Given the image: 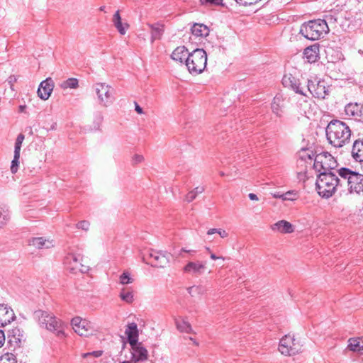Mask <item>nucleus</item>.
Segmentation results:
<instances>
[{"label": "nucleus", "instance_id": "f257e3e1", "mask_svg": "<svg viewBox=\"0 0 363 363\" xmlns=\"http://www.w3.org/2000/svg\"><path fill=\"white\" fill-rule=\"evenodd\" d=\"M326 138L335 147H342L347 144L351 138V130L343 121L332 120L325 128Z\"/></svg>", "mask_w": 363, "mask_h": 363}, {"label": "nucleus", "instance_id": "f03ea898", "mask_svg": "<svg viewBox=\"0 0 363 363\" xmlns=\"http://www.w3.org/2000/svg\"><path fill=\"white\" fill-rule=\"evenodd\" d=\"M34 318L38 320L41 328L53 333L59 338L65 337L64 323L52 313L38 310L35 311Z\"/></svg>", "mask_w": 363, "mask_h": 363}, {"label": "nucleus", "instance_id": "7ed1b4c3", "mask_svg": "<svg viewBox=\"0 0 363 363\" xmlns=\"http://www.w3.org/2000/svg\"><path fill=\"white\" fill-rule=\"evenodd\" d=\"M329 31L326 21L318 18L303 23L299 34L308 40L314 41L323 38Z\"/></svg>", "mask_w": 363, "mask_h": 363}, {"label": "nucleus", "instance_id": "20e7f679", "mask_svg": "<svg viewBox=\"0 0 363 363\" xmlns=\"http://www.w3.org/2000/svg\"><path fill=\"white\" fill-rule=\"evenodd\" d=\"M302 143L303 145L300 147L296 153V166H301L304 168L303 170L298 172L297 178L299 181L303 180L305 182L308 167L311 168L315 156L313 143H310L309 141L306 142L303 139Z\"/></svg>", "mask_w": 363, "mask_h": 363}, {"label": "nucleus", "instance_id": "39448f33", "mask_svg": "<svg viewBox=\"0 0 363 363\" xmlns=\"http://www.w3.org/2000/svg\"><path fill=\"white\" fill-rule=\"evenodd\" d=\"M339 182L335 172H321L318 174L315 185L318 194L323 198L331 197L337 191Z\"/></svg>", "mask_w": 363, "mask_h": 363}, {"label": "nucleus", "instance_id": "423d86ee", "mask_svg": "<svg viewBox=\"0 0 363 363\" xmlns=\"http://www.w3.org/2000/svg\"><path fill=\"white\" fill-rule=\"evenodd\" d=\"M207 64V55L203 49H195L188 54L185 65L191 74H199L203 72Z\"/></svg>", "mask_w": 363, "mask_h": 363}, {"label": "nucleus", "instance_id": "0eeeda50", "mask_svg": "<svg viewBox=\"0 0 363 363\" xmlns=\"http://www.w3.org/2000/svg\"><path fill=\"white\" fill-rule=\"evenodd\" d=\"M337 166L335 159L327 152H323L315 155L313 162V169L319 174L321 172H333Z\"/></svg>", "mask_w": 363, "mask_h": 363}, {"label": "nucleus", "instance_id": "6e6552de", "mask_svg": "<svg viewBox=\"0 0 363 363\" xmlns=\"http://www.w3.org/2000/svg\"><path fill=\"white\" fill-rule=\"evenodd\" d=\"M94 89L100 105L107 107L113 102L114 90L111 86L106 83H96Z\"/></svg>", "mask_w": 363, "mask_h": 363}, {"label": "nucleus", "instance_id": "1a4fd4ad", "mask_svg": "<svg viewBox=\"0 0 363 363\" xmlns=\"http://www.w3.org/2000/svg\"><path fill=\"white\" fill-rule=\"evenodd\" d=\"M71 324L74 332L80 336L87 337L95 331L92 323L79 316L73 318Z\"/></svg>", "mask_w": 363, "mask_h": 363}, {"label": "nucleus", "instance_id": "9d476101", "mask_svg": "<svg viewBox=\"0 0 363 363\" xmlns=\"http://www.w3.org/2000/svg\"><path fill=\"white\" fill-rule=\"evenodd\" d=\"M347 189L350 194H360L363 193V174L354 171L350 183L347 184Z\"/></svg>", "mask_w": 363, "mask_h": 363}, {"label": "nucleus", "instance_id": "9b49d317", "mask_svg": "<svg viewBox=\"0 0 363 363\" xmlns=\"http://www.w3.org/2000/svg\"><path fill=\"white\" fill-rule=\"evenodd\" d=\"M294 345V336L285 335L280 340L279 350L284 355L292 356L295 354Z\"/></svg>", "mask_w": 363, "mask_h": 363}, {"label": "nucleus", "instance_id": "f8f14e48", "mask_svg": "<svg viewBox=\"0 0 363 363\" xmlns=\"http://www.w3.org/2000/svg\"><path fill=\"white\" fill-rule=\"evenodd\" d=\"M308 91L313 96L324 99L329 94V86H326L324 82L319 81L316 84L313 83L308 84Z\"/></svg>", "mask_w": 363, "mask_h": 363}, {"label": "nucleus", "instance_id": "ddd939ff", "mask_svg": "<svg viewBox=\"0 0 363 363\" xmlns=\"http://www.w3.org/2000/svg\"><path fill=\"white\" fill-rule=\"evenodd\" d=\"M150 257L152 259L150 264L154 267H164L169 262V254L166 252L152 250Z\"/></svg>", "mask_w": 363, "mask_h": 363}, {"label": "nucleus", "instance_id": "4468645a", "mask_svg": "<svg viewBox=\"0 0 363 363\" xmlns=\"http://www.w3.org/2000/svg\"><path fill=\"white\" fill-rule=\"evenodd\" d=\"M132 348V360L134 363H140L147 359V350L142 345V343H135Z\"/></svg>", "mask_w": 363, "mask_h": 363}, {"label": "nucleus", "instance_id": "2eb2a0df", "mask_svg": "<svg viewBox=\"0 0 363 363\" xmlns=\"http://www.w3.org/2000/svg\"><path fill=\"white\" fill-rule=\"evenodd\" d=\"M54 88V82L51 78H47L43 81L38 87V95L43 100H47L50 97Z\"/></svg>", "mask_w": 363, "mask_h": 363}, {"label": "nucleus", "instance_id": "dca6fc26", "mask_svg": "<svg viewBox=\"0 0 363 363\" xmlns=\"http://www.w3.org/2000/svg\"><path fill=\"white\" fill-rule=\"evenodd\" d=\"M15 318L14 312L11 308L7 305L0 303V326L4 327L11 323Z\"/></svg>", "mask_w": 363, "mask_h": 363}, {"label": "nucleus", "instance_id": "f3484780", "mask_svg": "<svg viewBox=\"0 0 363 363\" xmlns=\"http://www.w3.org/2000/svg\"><path fill=\"white\" fill-rule=\"evenodd\" d=\"M8 338L9 342L13 345L15 347H20L22 342L26 340L23 331L18 328L12 329L9 332Z\"/></svg>", "mask_w": 363, "mask_h": 363}, {"label": "nucleus", "instance_id": "a211bd4d", "mask_svg": "<svg viewBox=\"0 0 363 363\" xmlns=\"http://www.w3.org/2000/svg\"><path fill=\"white\" fill-rule=\"evenodd\" d=\"M206 269V264L202 262H189L184 267V272L193 275H200L203 273Z\"/></svg>", "mask_w": 363, "mask_h": 363}, {"label": "nucleus", "instance_id": "6ab92c4d", "mask_svg": "<svg viewBox=\"0 0 363 363\" xmlns=\"http://www.w3.org/2000/svg\"><path fill=\"white\" fill-rule=\"evenodd\" d=\"M354 171L347 167H341L336 171V174L338 177L339 187L347 186L350 183L351 177L353 175Z\"/></svg>", "mask_w": 363, "mask_h": 363}, {"label": "nucleus", "instance_id": "aec40b11", "mask_svg": "<svg viewBox=\"0 0 363 363\" xmlns=\"http://www.w3.org/2000/svg\"><path fill=\"white\" fill-rule=\"evenodd\" d=\"M28 245L37 249H49L54 246L52 240L45 239L43 237L29 239Z\"/></svg>", "mask_w": 363, "mask_h": 363}, {"label": "nucleus", "instance_id": "412c9836", "mask_svg": "<svg viewBox=\"0 0 363 363\" xmlns=\"http://www.w3.org/2000/svg\"><path fill=\"white\" fill-rule=\"evenodd\" d=\"M351 153L356 162H363V138L357 139L354 142Z\"/></svg>", "mask_w": 363, "mask_h": 363}, {"label": "nucleus", "instance_id": "4be33fe9", "mask_svg": "<svg viewBox=\"0 0 363 363\" xmlns=\"http://www.w3.org/2000/svg\"><path fill=\"white\" fill-rule=\"evenodd\" d=\"M125 333L128 337V340L130 346H133L135 345V343H138V330L136 323H129L127 326Z\"/></svg>", "mask_w": 363, "mask_h": 363}, {"label": "nucleus", "instance_id": "5701e85b", "mask_svg": "<svg viewBox=\"0 0 363 363\" xmlns=\"http://www.w3.org/2000/svg\"><path fill=\"white\" fill-rule=\"evenodd\" d=\"M319 55V45L313 44L307 47L303 51V56L309 63L315 62Z\"/></svg>", "mask_w": 363, "mask_h": 363}, {"label": "nucleus", "instance_id": "b1692460", "mask_svg": "<svg viewBox=\"0 0 363 363\" xmlns=\"http://www.w3.org/2000/svg\"><path fill=\"white\" fill-rule=\"evenodd\" d=\"M271 228L273 231H278L281 233H291L294 230V226L289 222L284 220L277 222L272 225Z\"/></svg>", "mask_w": 363, "mask_h": 363}, {"label": "nucleus", "instance_id": "393cba45", "mask_svg": "<svg viewBox=\"0 0 363 363\" xmlns=\"http://www.w3.org/2000/svg\"><path fill=\"white\" fill-rule=\"evenodd\" d=\"M188 54V50L185 46H179L172 52L171 57L174 61L183 63L185 62Z\"/></svg>", "mask_w": 363, "mask_h": 363}, {"label": "nucleus", "instance_id": "a878e982", "mask_svg": "<svg viewBox=\"0 0 363 363\" xmlns=\"http://www.w3.org/2000/svg\"><path fill=\"white\" fill-rule=\"evenodd\" d=\"M362 108L357 103H350L345 106V111L348 116L357 118L362 116Z\"/></svg>", "mask_w": 363, "mask_h": 363}, {"label": "nucleus", "instance_id": "bb28decb", "mask_svg": "<svg viewBox=\"0 0 363 363\" xmlns=\"http://www.w3.org/2000/svg\"><path fill=\"white\" fill-rule=\"evenodd\" d=\"M113 22L114 26L116 28L119 33L121 35H125L126 33V29L129 27V25L127 23H122L119 11H117L114 13L113 16Z\"/></svg>", "mask_w": 363, "mask_h": 363}, {"label": "nucleus", "instance_id": "cd10ccee", "mask_svg": "<svg viewBox=\"0 0 363 363\" xmlns=\"http://www.w3.org/2000/svg\"><path fill=\"white\" fill-rule=\"evenodd\" d=\"M191 30V33L196 37H206L209 34L208 28L201 23H194Z\"/></svg>", "mask_w": 363, "mask_h": 363}, {"label": "nucleus", "instance_id": "c85d7f7f", "mask_svg": "<svg viewBox=\"0 0 363 363\" xmlns=\"http://www.w3.org/2000/svg\"><path fill=\"white\" fill-rule=\"evenodd\" d=\"M151 31V41L153 42L155 40L160 39L164 32L163 25L160 23H155L150 26Z\"/></svg>", "mask_w": 363, "mask_h": 363}, {"label": "nucleus", "instance_id": "c756f323", "mask_svg": "<svg viewBox=\"0 0 363 363\" xmlns=\"http://www.w3.org/2000/svg\"><path fill=\"white\" fill-rule=\"evenodd\" d=\"M348 348L353 351L360 352L363 350V340L361 338H350L349 340Z\"/></svg>", "mask_w": 363, "mask_h": 363}, {"label": "nucleus", "instance_id": "7c9ffc66", "mask_svg": "<svg viewBox=\"0 0 363 363\" xmlns=\"http://www.w3.org/2000/svg\"><path fill=\"white\" fill-rule=\"evenodd\" d=\"M295 77L292 73L285 74L282 78V84L284 87L289 88L291 90L295 89Z\"/></svg>", "mask_w": 363, "mask_h": 363}, {"label": "nucleus", "instance_id": "2f4dec72", "mask_svg": "<svg viewBox=\"0 0 363 363\" xmlns=\"http://www.w3.org/2000/svg\"><path fill=\"white\" fill-rule=\"evenodd\" d=\"M205 189L203 186H197L193 190L190 191L185 196L184 201L190 203L193 201L196 196L203 193Z\"/></svg>", "mask_w": 363, "mask_h": 363}, {"label": "nucleus", "instance_id": "473e14b6", "mask_svg": "<svg viewBox=\"0 0 363 363\" xmlns=\"http://www.w3.org/2000/svg\"><path fill=\"white\" fill-rule=\"evenodd\" d=\"M177 328L182 333H191L192 328L191 325L184 320H175Z\"/></svg>", "mask_w": 363, "mask_h": 363}, {"label": "nucleus", "instance_id": "72a5a7b5", "mask_svg": "<svg viewBox=\"0 0 363 363\" xmlns=\"http://www.w3.org/2000/svg\"><path fill=\"white\" fill-rule=\"evenodd\" d=\"M187 291L192 297H196L203 295L206 291V288L202 285L192 286Z\"/></svg>", "mask_w": 363, "mask_h": 363}, {"label": "nucleus", "instance_id": "f704fd0d", "mask_svg": "<svg viewBox=\"0 0 363 363\" xmlns=\"http://www.w3.org/2000/svg\"><path fill=\"white\" fill-rule=\"evenodd\" d=\"M60 88L62 89H77L79 86L78 79L76 78H69L60 84Z\"/></svg>", "mask_w": 363, "mask_h": 363}, {"label": "nucleus", "instance_id": "c9c22d12", "mask_svg": "<svg viewBox=\"0 0 363 363\" xmlns=\"http://www.w3.org/2000/svg\"><path fill=\"white\" fill-rule=\"evenodd\" d=\"M284 100L282 99V96L280 95H277L273 100L272 104V111L277 116H279L280 108L283 106L282 103Z\"/></svg>", "mask_w": 363, "mask_h": 363}, {"label": "nucleus", "instance_id": "e433bc0d", "mask_svg": "<svg viewBox=\"0 0 363 363\" xmlns=\"http://www.w3.org/2000/svg\"><path fill=\"white\" fill-rule=\"evenodd\" d=\"M121 300L127 303H132L134 301V294L131 291H127L123 289L119 295Z\"/></svg>", "mask_w": 363, "mask_h": 363}, {"label": "nucleus", "instance_id": "4c0bfd02", "mask_svg": "<svg viewBox=\"0 0 363 363\" xmlns=\"http://www.w3.org/2000/svg\"><path fill=\"white\" fill-rule=\"evenodd\" d=\"M9 220V213L7 208L0 206V228L3 227Z\"/></svg>", "mask_w": 363, "mask_h": 363}, {"label": "nucleus", "instance_id": "58836bf2", "mask_svg": "<svg viewBox=\"0 0 363 363\" xmlns=\"http://www.w3.org/2000/svg\"><path fill=\"white\" fill-rule=\"evenodd\" d=\"M133 281V279L130 277V274L128 272H124L119 277V282L122 285L131 284Z\"/></svg>", "mask_w": 363, "mask_h": 363}, {"label": "nucleus", "instance_id": "ea45409f", "mask_svg": "<svg viewBox=\"0 0 363 363\" xmlns=\"http://www.w3.org/2000/svg\"><path fill=\"white\" fill-rule=\"evenodd\" d=\"M19 159H20V153H14L13 159L11 161V172L13 174L16 173L18 169Z\"/></svg>", "mask_w": 363, "mask_h": 363}, {"label": "nucleus", "instance_id": "a19ab883", "mask_svg": "<svg viewBox=\"0 0 363 363\" xmlns=\"http://www.w3.org/2000/svg\"><path fill=\"white\" fill-rule=\"evenodd\" d=\"M24 138H25V136L22 133H20L17 136V138H16V143H15L14 153H20L21 149V145H22Z\"/></svg>", "mask_w": 363, "mask_h": 363}, {"label": "nucleus", "instance_id": "79ce46f5", "mask_svg": "<svg viewBox=\"0 0 363 363\" xmlns=\"http://www.w3.org/2000/svg\"><path fill=\"white\" fill-rule=\"evenodd\" d=\"M66 261L69 262H73V266L72 267V269L75 268H78V265L80 264L78 257L77 255L74 254H70L66 257Z\"/></svg>", "mask_w": 363, "mask_h": 363}, {"label": "nucleus", "instance_id": "37998d69", "mask_svg": "<svg viewBox=\"0 0 363 363\" xmlns=\"http://www.w3.org/2000/svg\"><path fill=\"white\" fill-rule=\"evenodd\" d=\"M288 195H293V192L288 191L285 194H280L279 192H277V193L272 194V196L274 198L281 199L284 201H286V200L294 201V198H286V196H288Z\"/></svg>", "mask_w": 363, "mask_h": 363}, {"label": "nucleus", "instance_id": "c03bdc74", "mask_svg": "<svg viewBox=\"0 0 363 363\" xmlns=\"http://www.w3.org/2000/svg\"><path fill=\"white\" fill-rule=\"evenodd\" d=\"M89 226H90V223L88 220H85L79 222L76 225L77 228L82 229L84 231H88L89 229Z\"/></svg>", "mask_w": 363, "mask_h": 363}, {"label": "nucleus", "instance_id": "a18cd8bd", "mask_svg": "<svg viewBox=\"0 0 363 363\" xmlns=\"http://www.w3.org/2000/svg\"><path fill=\"white\" fill-rule=\"evenodd\" d=\"M102 353H103V352L101 350L93 351L91 352H87V353L82 354V357L87 358L89 357H93L94 358H97V357H101L102 355Z\"/></svg>", "mask_w": 363, "mask_h": 363}, {"label": "nucleus", "instance_id": "49530a36", "mask_svg": "<svg viewBox=\"0 0 363 363\" xmlns=\"http://www.w3.org/2000/svg\"><path fill=\"white\" fill-rule=\"evenodd\" d=\"M202 4L220 5L223 0H200Z\"/></svg>", "mask_w": 363, "mask_h": 363}, {"label": "nucleus", "instance_id": "de8ad7c7", "mask_svg": "<svg viewBox=\"0 0 363 363\" xmlns=\"http://www.w3.org/2000/svg\"><path fill=\"white\" fill-rule=\"evenodd\" d=\"M143 160H144V157L143 155L136 154L133 157V162L134 164H138V163L142 162L143 161Z\"/></svg>", "mask_w": 363, "mask_h": 363}, {"label": "nucleus", "instance_id": "09e8293b", "mask_svg": "<svg viewBox=\"0 0 363 363\" xmlns=\"http://www.w3.org/2000/svg\"><path fill=\"white\" fill-rule=\"evenodd\" d=\"M291 33V30L289 29V28H284V31H283V35L286 38H289V40L290 41H292L293 40V34H290Z\"/></svg>", "mask_w": 363, "mask_h": 363}, {"label": "nucleus", "instance_id": "8fccbe9b", "mask_svg": "<svg viewBox=\"0 0 363 363\" xmlns=\"http://www.w3.org/2000/svg\"><path fill=\"white\" fill-rule=\"evenodd\" d=\"M328 23H335L336 21V18L331 14H328L325 16V19Z\"/></svg>", "mask_w": 363, "mask_h": 363}, {"label": "nucleus", "instance_id": "3c124183", "mask_svg": "<svg viewBox=\"0 0 363 363\" xmlns=\"http://www.w3.org/2000/svg\"><path fill=\"white\" fill-rule=\"evenodd\" d=\"M218 234L222 238H225L228 236V233L225 230L221 229V228H219V230H218Z\"/></svg>", "mask_w": 363, "mask_h": 363}, {"label": "nucleus", "instance_id": "603ef678", "mask_svg": "<svg viewBox=\"0 0 363 363\" xmlns=\"http://www.w3.org/2000/svg\"><path fill=\"white\" fill-rule=\"evenodd\" d=\"M5 342V335L2 330H0V347H1Z\"/></svg>", "mask_w": 363, "mask_h": 363}, {"label": "nucleus", "instance_id": "864d4df0", "mask_svg": "<svg viewBox=\"0 0 363 363\" xmlns=\"http://www.w3.org/2000/svg\"><path fill=\"white\" fill-rule=\"evenodd\" d=\"M183 252H188V253H189L191 255H193V253H194V252H195V251H194V250H186V249H184V248H183V249H182V250H181V251H180L179 254L177 256V257H183V256H182V253Z\"/></svg>", "mask_w": 363, "mask_h": 363}, {"label": "nucleus", "instance_id": "5fc2aeb1", "mask_svg": "<svg viewBox=\"0 0 363 363\" xmlns=\"http://www.w3.org/2000/svg\"><path fill=\"white\" fill-rule=\"evenodd\" d=\"M16 81H17V79H16V76H14V75H11L8 78V82H9V84H11V86H13V84L15 83Z\"/></svg>", "mask_w": 363, "mask_h": 363}, {"label": "nucleus", "instance_id": "6e6d98bb", "mask_svg": "<svg viewBox=\"0 0 363 363\" xmlns=\"http://www.w3.org/2000/svg\"><path fill=\"white\" fill-rule=\"evenodd\" d=\"M135 110L138 114L143 113V108L138 105L137 102H135Z\"/></svg>", "mask_w": 363, "mask_h": 363}, {"label": "nucleus", "instance_id": "4d7b16f0", "mask_svg": "<svg viewBox=\"0 0 363 363\" xmlns=\"http://www.w3.org/2000/svg\"><path fill=\"white\" fill-rule=\"evenodd\" d=\"M74 269H79L82 272H85L88 270L87 267L82 265L81 263L78 265V268H75Z\"/></svg>", "mask_w": 363, "mask_h": 363}, {"label": "nucleus", "instance_id": "13d9d810", "mask_svg": "<svg viewBox=\"0 0 363 363\" xmlns=\"http://www.w3.org/2000/svg\"><path fill=\"white\" fill-rule=\"evenodd\" d=\"M218 230H219V228H211L207 231V235H211L215 233L218 234Z\"/></svg>", "mask_w": 363, "mask_h": 363}, {"label": "nucleus", "instance_id": "bf43d9fd", "mask_svg": "<svg viewBox=\"0 0 363 363\" xmlns=\"http://www.w3.org/2000/svg\"><path fill=\"white\" fill-rule=\"evenodd\" d=\"M0 363H16L8 358H0Z\"/></svg>", "mask_w": 363, "mask_h": 363}, {"label": "nucleus", "instance_id": "052dcab7", "mask_svg": "<svg viewBox=\"0 0 363 363\" xmlns=\"http://www.w3.org/2000/svg\"><path fill=\"white\" fill-rule=\"evenodd\" d=\"M249 198L250 200H252V201H258V197L256 194H253V193H250L248 195Z\"/></svg>", "mask_w": 363, "mask_h": 363}, {"label": "nucleus", "instance_id": "680f3d73", "mask_svg": "<svg viewBox=\"0 0 363 363\" xmlns=\"http://www.w3.org/2000/svg\"><path fill=\"white\" fill-rule=\"evenodd\" d=\"M296 93H299L301 94V95H306V94L303 91V90L300 88L299 86V84L298 85H296Z\"/></svg>", "mask_w": 363, "mask_h": 363}, {"label": "nucleus", "instance_id": "e2e57ef3", "mask_svg": "<svg viewBox=\"0 0 363 363\" xmlns=\"http://www.w3.org/2000/svg\"><path fill=\"white\" fill-rule=\"evenodd\" d=\"M211 258L213 260H216V259H220V257H217L215 254L213 253H211ZM222 259H223V257H221Z\"/></svg>", "mask_w": 363, "mask_h": 363}, {"label": "nucleus", "instance_id": "0e129e2a", "mask_svg": "<svg viewBox=\"0 0 363 363\" xmlns=\"http://www.w3.org/2000/svg\"><path fill=\"white\" fill-rule=\"evenodd\" d=\"M25 108H26V106H19V111L20 112H23Z\"/></svg>", "mask_w": 363, "mask_h": 363}, {"label": "nucleus", "instance_id": "69168bd1", "mask_svg": "<svg viewBox=\"0 0 363 363\" xmlns=\"http://www.w3.org/2000/svg\"><path fill=\"white\" fill-rule=\"evenodd\" d=\"M104 9H105V6H101L99 9H100V11H104Z\"/></svg>", "mask_w": 363, "mask_h": 363}, {"label": "nucleus", "instance_id": "338daca9", "mask_svg": "<svg viewBox=\"0 0 363 363\" xmlns=\"http://www.w3.org/2000/svg\"><path fill=\"white\" fill-rule=\"evenodd\" d=\"M121 363H130V362L129 361H123V362H122Z\"/></svg>", "mask_w": 363, "mask_h": 363}, {"label": "nucleus", "instance_id": "774afa93", "mask_svg": "<svg viewBox=\"0 0 363 363\" xmlns=\"http://www.w3.org/2000/svg\"><path fill=\"white\" fill-rule=\"evenodd\" d=\"M220 176H224V173L223 172H220Z\"/></svg>", "mask_w": 363, "mask_h": 363}]
</instances>
